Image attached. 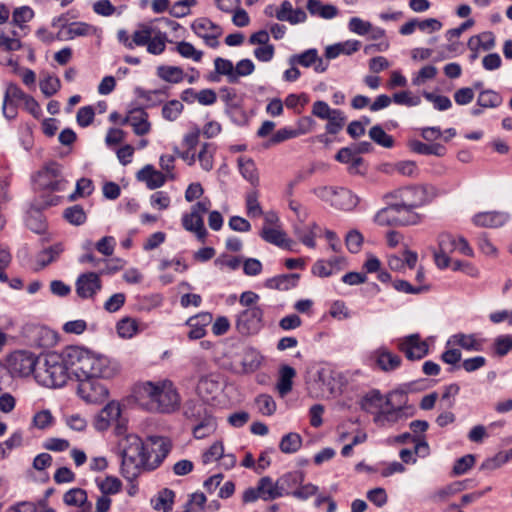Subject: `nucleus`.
I'll return each mask as SVG.
<instances>
[{
    "mask_svg": "<svg viewBox=\"0 0 512 512\" xmlns=\"http://www.w3.org/2000/svg\"><path fill=\"white\" fill-rule=\"evenodd\" d=\"M118 335L123 339H130L139 331L138 322L131 317L122 318L116 325Z\"/></svg>",
    "mask_w": 512,
    "mask_h": 512,
    "instance_id": "nucleus-42",
    "label": "nucleus"
},
{
    "mask_svg": "<svg viewBox=\"0 0 512 512\" xmlns=\"http://www.w3.org/2000/svg\"><path fill=\"white\" fill-rule=\"evenodd\" d=\"M360 406L362 410L376 415L385 407V400L378 390H372L363 396Z\"/></svg>",
    "mask_w": 512,
    "mask_h": 512,
    "instance_id": "nucleus-34",
    "label": "nucleus"
},
{
    "mask_svg": "<svg viewBox=\"0 0 512 512\" xmlns=\"http://www.w3.org/2000/svg\"><path fill=\"white\" fill-rule=\"evenodd\" d=\"M121 124L131 125L134 133L138 136L146 135L151 129L148 114L142 108L129 111L128 115L121 120Z\"/></svg>",
    "mask_w": 512,
    "mask_h": 512,
    "instance_id": "nucleus-19",
    "label": "nucleus"
},
{
    "mask_svg": "<svg viewBox=\"0 0 512 512\" xmlns=\"http://www.w3.org/2000/svg\"><path fill=\"white\" fill-rule=\"evenodd\" d=\"M437 189L431 184H417L398 188L387 193V198L402 203L405 207L420 208L437 197Z\"/></svg>",
    "mask_w": 512,
    "mask_h": 512,
    "instance_id": "nucleus-6",
    "label": "nucleus"
},
{
    "mask_svg": "<svg viewBox=\"0 0 512 512\" xmlns=\"http://www.w3.org/2000/svg\"><path fill=\"white\" fill-rule=\"evenodd\" d=\"M509 214L502 211L479 212L472 218L473 223L478 227L498 228L506 224Z\"/></svg>",
    "mask_w": 512,
    "mask_h": 512,
    "instance_id": "nucleus-20",
    "label": "nucleus"
},
{
    "mask_svg": "<svg viewBox=\"0 0 512 512\" xmlns=\"http://www.w3.org/2000/svg\"><path fill=\"white\" fill-rule=\"evenodd\" d=\"M494 44L495 41L492 33H483L478 36H473L468 41V46L470 49L481 47L484 50H490L493 48Z\"/></svg>",
    "mask_w": 512,
    "mask_h": 512,
    "instance_id": "nucleus-57",
    "label": "nucleus"
},
{
    "mask_svg": "<svg viewBox=\"0 0 512 512\" xmlns=\"http://www.w3.org/2000/svg\"><path fill=\"white\" fill-rule=\"evenodd\" d=\"M94 32L93 26L85 22H73L66 26L65 33L67 39H73L79 36H87Z\"/></svg>",
    "mask_w": 512,
    "mask_h": 512,
    "instance_id": "nucleus-50",
    "label": "nucleus"
},
{
    "mask_svg": "<svg viewBox=\"0 0 512 512\" xmlns=\"http://www.w3.org/2000/svg\"><path fill=\"white\" fill-rule=\"evenodd\" d=\"M176 51L184 58L199 62L202 59V51L197 50L191 43L181 41L176 46Z\"/></svg>",
    "mask_w": 512,
    "mask_h": 512,
    "instance_id": "nucleus-58",
    "label": "nucleus"
},
{
    "mask_svg": "<svg viewBox=\"0 0 512 512\" xmlns=\"http://www.w3.org/2000/svg\"><path fill=\"white\" fill-rule=\"evenodd\" d=\"M212 145L209 143H204L201 147V150L198 154V160L201 164V167L205 171H210L213 168V153H212Z\"/></svg>",
    "mask_w": 512,
    "mask_h": 512,
    "instance_id": "nucleus-63",
    "label": "nucleus"
},
{
    "mask_svg": "<svg viewBox=\"0 0 512 512\" xmlns=\"http://www.w3.org/2000/svg\"><path fill=\"white\" fill-rule=\"evenodd\" d=\"M121 415V408L119 403L112 401L109 402L98 414L95 421V427L97 430H106L111 423L119 422Z\"/></svg>",
    "mask_w": 512,
    "mask_h": 512,
    "instance_id": "nucleus-22",
    "label": "nucleus"
},
{
    "mask_svg": "<svg viewBox=\"0 0 512 512\" xmlns=\"http://www.w3.org/2000/svg\"><path fill=\"white\" fill-rule=\"evenodd\" d=\"M63 217L67 222L74 226H80L86 222L87 216L80 205L68 207L63 212Z\"/></svg>",
    "mask_w": 512,
    "mask_h": 512,
    "instance_id": "nucleus-49",
    "label": "nucleus"
},
{
    "mask_svg": "<svg viewBox=\"0 0 512 512\" xmlns=\"http://www.w3.org/2000/svg\"><path fill=\"white\" fill-rule=\"evenodd\" d=\"M191 28L208 46L213 48L218 46V38L222 35V29L210 19L205 17L198 18L194 20Z\"/></svg>",
    "mask_w": 512,
    "mask_h": 512,
    "instance_id": "nucleus-16",
    "label": "nucleus"
},
{
    "mask_svg": "<svg viewBox=\"0 0 512 512\" xmlns=\"http://www.w3.org/2000/svg\"><path fill=\"white\" fill-rule=\"evenodd\" d=\"M39 358L32 352L19 350L13 352L8 358V366L13 376L26 377L35 374Z\"/></svg>",
    "mask_w": 512,
    "mask_h": 512,
    "instance_id": "nucleus-12",
    "label": "nucleus"
},
{
    "mask_svg": "<svg viewBox=\"0 0 512 512\" xmlns=\"http://www.w3.org/2000/svg\"><path fill=\"white\" fill-rule=\"evenodd\" d=\"M183 104L178 100L167 102L162 108V116L168 121L176 120L183 111Z\"/></svg>",
    "mask_w": 512,
    "mask_h": 512,
    "instance_id": "nucleus-60",
    "label": "nucleus"
},
{
    "mask_svg": "<svg viewBox=\"0 0 512 512\" xmlns=\"http://www.w3.org/2000/svg\"><path fill=\"white\" fill-rule=\"evenodd\" d=\"M136 177L139 181L144 182L150 190L162 187L168 178L164 173L156 170L150 164L145 165L139 170Z\"/></svg>",
    "mask_w": 512,
    "mask_h": 512,
    "instance_id": "nucleus-21",
    "label": "nucleus"
},
{
    "mask_svg": "<svg viewBox=\"0 0 512 512\" xmlns=\"http://www.w3.org/2000/svg\"><path fill=\"white\" fill-rule=\"evenodd\" d=\"M258 488L261 493V499L264 501H271L281 497L277 481L273 482L269 476H264L259 479Z\"/></svg>",
    "mask_w": 512,
    "mask_h": 512,
    "instance_id": "nucleus-36",
    "label": "nucleus"
},
{
    "mask_svg": "<svg viewBox=\"0 0 512 512\" xmlns=\"http://www.w3.org/2000/svg\"><path fill=\"white\" fill-rule=\"evenodd\" d=\"M121 449L122 475L128 479H135L143 468L145 443L135 434H128L119 441Z\"/></svg>",
    "mask_w": 512,
    "mask_h": 512,
    "instance_id": "nucleus-5",
    "label": "nucleus"
},
{
    "mask_svg": "<svg viewBox=\"0 0 512 512\" xmlns=\"http://www.w3.org/2000/svg\"><path fill=\"white\" fill-rule=\"evenodd\" d=\"M34 16V11L29 6H22L16 8L12 15V21L17 26H22L24 23L30 21Z\"/></svg>",
    "mask_w": 512,
    "mask_h": 512,
    "instance_id": "nucleus-62",
    "label": "nucleus"
},
{
    "mask_svg": "<svg viewBox=\"0 0 512 512\" xmlns=\"http://www.w3.org/2000/svg\"><path fill=\"white\" fill-rule=\"evenodd\" d=\"M69 378L65 351L62 353L51 352L39 357L38 366L35 369V380L40 385L58 388L64 386Z\"/></svg>",
    "mask_w": 512,
    "mask_h": 512,
    "instance_id": "nucleus-3",
    "label": "nucleus"
},
{
    "mask_svg": "<svg viewBox=\"0 0 512 512\" xmlns=\"http://www.w3.org/2000/svg\"><path fill=\"white\" fill-rule=\"evenodd\" d=\"M349 30L358 35H366L372 30V24L359 17H352L348 23Z\"/></svg>",
    "mask_w": 512,
    "mask_h": 512,
    "instance_id": "nucleus-64",
    "label": "nucleus"
},
{
    "mask_svg": "<svg viewBox=\"0 0 512 512\" xmlns=\"http://www.w3.org/2000/svg\"><path fill=\"white\" fill-rule=\"evenodd\" d=\"M306 8L312 16H318L322 19H333L338 14V8L332 4H324L320 0H308Z\"/></svg>",
    "mask_w": 512,
    "mask_h": 512,
    "instance_id": "nucleus-31",
    "label": "nucleus"
},
{
    "mask_svg": "<svg viewBox=\"0 0 512 512\" xmlns=\"http://www.w3.org/2000/svg\"><path fill=\"white\" fill-rule=\"evenodd\" d=\"M175 493L170 489H163L159 492L153 507L155 510H162L163 512H171L174 503Z\"/></svg>",
    "mask_w": 512,
    "mask_h": 512,
    "instance_id": "nucleus-48",
    "label": "nucleus"
},
{
    "mask_svg": "<svg viewBox=\"0 0 512 512\" xmlns=\"http://www.w3.org/2000/svg\"><path fill=\"white\" fill-rule=\"evenodd\" d=\"M312 192L331 207L344 211L353 210L359 202V198L344 187L319 186L314 188Z\"/></svg>",
    "mask_w": 512,
    "mask_h": 512,
    "instance_id": "nucleus-7",
    "label": "nucleus"
},
{
    "mask_svg": "<svg viewBox=\"0 0 512 512\" xmlns=\"http://www.w3.org/2000/svg\"><path fill=\"white\" fill-rule=\"evenodd\" d=\"M290 63L292 65L299 64L305 68L313 66L314 71L317 73H324L329 66L328 61H325L322 57H320L317 49L315 48H311L300 54L293 55L290 58Z\"/></svg>",
    "mask_w": 512,
    "mask_h": 512,
    "instance_id": "nucleus-18",
    "label": "nucleus"
},
{
    "mask_svg": "<svg viewBox=\"0 0 512 512\" xmlns=\"http://www.w3.org/2000/svg\"><path fill=\"white\" fill-rule=\"evenodd\" d=\"M299 274H283L266 280V287L278 290H289L295 287L298 283Z\"/></svg>",
    "mask_w": 512,
    "mask_h": 512,
    "instance_id": "nucleus-35",
    "label": "nucleus"
},
{
    "mask_svg": "<svg viewBox=\"0 0 512 512\" xmlns=\"http://www.w3.org/2000/svg\"><path fill=\"white\" fill-rule=\"evenodd\" d=\"M404 392L392 391L385 397V407L374 416V423L379 427L391 426L404 418L402 403L405 402Z\"/></svg>",
    "mask_w": 512,
    "mask_h": 512,
    "instance_id": "nucleus-8",
    "label": "nucleus"
},
{
    "mask_svg": "<svg viewBox=\"0 0 512 512\" xmlns=\"http://www.w3.org/2000/svg\"><path fill=\"white\" fill-rule=\"evenodd\" d=\"M179 27V23L169 18H157L151 24L141 25L138 30L134 31V42L136 46H146L148 53L160 55L165 51L168 41L167 34L162 29L170 28L175 31Z\"/></svg>",
    "mask_w": 512,
    "mask_h": 512,
    "instance_id": "nucleus-4",
    "label": "nucleus"
},
{
    "mask_svg": "<svg viewBox=\"0 0 512 512\" xmlns=\"http://www.w3.org/2000/svg\"><path fill=\"white\" fill-rule=\"evenodd\" d=\"M63 501L69 506H82L87 502L86 491L80 488H74L64 494Z\"/></svg>",
    "mask_w": 512,
    "mask_h": 512,
    "instance_id": "nucleus-56",
    "label": "nucleus"
},
{
    "mask_svg": "<svg viewBox=\"0 0 512 512\" xmlns=\"http://www.w3.org/2000/svg\"><path fill=\"white\" fill-rule=\"evenodd\" d=\"M221 389L220 382L216 375L202 376L196 387V391L202 398H213Z\"/></svg>",
    "mask_w": 512,
    "mask_h": 512,
    "instance_id": "nucleus-29",
    "label": "nucleus"
},
{
    "mask_svg": "<svg viewBox=\"0 0 512 512\" xmlns=\"http://www.w3.org/2000/svg\"><path fill=\"white\" fill-rule=\"evenodd\" d=\"M326 131L329 134H337L339 133L346 122V117L341 110H336L330 118H327Z\"/></svg>",
    "mask_w": 512,
    "mask_h": 512,
    "instance_id": "nucleus-54",
    "label": "nucleus"
},
{
    "mask_svg": "<svg viewBox=\"0 0 512 512\" xmlns=\"http://www.w3.org/2000/svg\"><path fill=\"white\" fill-rule=\"evenodd\" d=\"M64 351L69 375L75 377L77 381L91 377L112 378L120 371L116 361L96 355L87 349L71 346Z\"/></svg>",
    "mask_w": 512,
    "mask_h": 512,
    "instance_id": "nucleus-1",
    "label": "nucleus"
},
{
    "mask_svg": "<svg viewBox=\"0 0 512 512\" xmlns=\"http://www.w3.org/2000/svg\"><path fill=\"white\" fill-rule=\"evenodd\" d=\"M238 166L241 175L249 181L253 186L259 184V175L256 165L251 158L240 157L238 159Z\"/></svg>",
    "mask_w": 512,
    "mask_h": 512,
    "instance_id": "nucleus-39",
    "label": "nucleus"
},
{
    "mask_svg": "<svg viewBox=\"0 0 512 512\" xmlns=\"http://www.w3.org/2000/svg\"><path fill=\"white\" fill-rule=\"evenodd\" d=\"M140 400H147V409L159 413H173L179 409L181 397L173 382L164 379L157 382L147 381L138 387Z\"/></svg>",
    "mask_w": 512,
    "mask_h": 512,
    "instance_id": "nucleus-2",
    "label": "nucleus"
},
{
    "mask_svg": "<svg viewBox=\"0 0 512 512\" xmlns=\"http://www.w3.org/2000/svg\"><path fill=\"white\" fill-rule=\"evenodd\" d=\"M260 236L270 244L293 250L294 242L288 239L286 233L277 227L263 226Z\"/></svg>",
    "mask_w": 512,
    "mask_h": 512,
    "instance_id": "nucleus-25",
    "label": "nucleus"
},
{
    "mask_svg": "<svg viewBox=\"0 0 512 512\" xmlns=\"http://www.w3.org/2000/svg\"><path fill=\"white\" fill-rule=\"evenodd\" d=\"M75 286L77 295L88 299L93 298L101 290L102 282L96 272H86L78 276Z\"/></svg>",
    "mask_w": 512,
    "mask_h": 512,
    "instance_id": "nucleus-17",
    "label": "nucleus"
},
{
    "mask_svg": "<svg viewBox=\"0 0 512 512\" xmlns=\"http://www.w3.org/2000/svg\"><path fill=\"white\" fill-rule=\"evenodd\" d=\"M398 349L409 360H420L428 354V344L421 340L419 334H411L397 340Z\"/></svg>",
    "mask_w": 512,
    "mask_h": 512,
    "instance_id": "nucleus-15",
    "label": "nucleus"
},
{
    "mask_svg": "<svg viewBox=\"0 0 512 512\" xmlns=\"http://www.w3.org/2000/svg\"><path fill=\"white\" fill-rule=\"evenodd\" d=\"M184 416L193 422L201 421L211 416L207 406L199 400H188L183 406Z\"/></svg>",
    "mask_w": 512,
    "mask_h": 512,
    "instance_id": "nucleus-30",
    "label": "nucleus"
},
{
    "mask_svg": "<svg viewBox=\"0 0 512 512\" xmlns=\"http://www.w3.org/2000/svg\"><path fill=\"white\" fill-rule=\"evenodd\" d=\"M453 342L468 351H481L483 347V341L477 339L474 334H463L458 333L452 336L448 344Z\"/></svg>",
    "mask_w": 512,
    "mask_h": 512,
    "instance_id": "nucleus-37",
    "label": "nucleus"
},
{
    "mask_svg": "<svg viewBox=\"0 0 512 512\" xmlns=\"http://www.w3.org/2000/svg\"><path fill=\"white\" fill-rule=\"evenodd\" d=\"M41 92L46 96L50 97L57 93L61 88V82L56 76H47L40 81Z\"/></svg>",
    "mask_w": 512,
    "mask_h": 512,
    "instance_id": "nucleus-59",
    "label": "nucleus"
},
{
    "mask_svg": "<svg viewBox=\"0 0 512 512\" xmlns=\"http://www.w3.org/2000/svg\"><path fill=\"white\" fill-rule=\"evenodd\" d=\"M264 15L276 18L290 25H298L307 21V13L300 7H294L289 0H283L279 5L270 4L264 8Z\"/></svg>",
    "mask_w": 512,
    "mask_h": 512,
    "instance_id": "nucleus-10",
    "label": "nucleus"
},
{
    "mask_svg": "<svg viewBox=\"0 0 512 512\" xmlns=\"http://www.w3.org/2000/svg\"><path fill=\"white\" fill-rule=\"evenodd\" d=\"M494 354L503 357L512 349V336L501 335L494 340Z\"/></svg>",
    "mask_w": 512,
    "mask_h": 512,
    "instance_id": "nucleus-61",
    "label": "nucleus"
},
{
    "mask_svg": "<svg viewBox=\"0 0 512 512\" xmlns=\"http://www.w3.org/2000/svg\"><path fill=\"white\" fill-rule=\"evenodd\" d=\"M409 148L413 152L421 155H435L438 157H442L446 153L445 147L441 144H425L418 140L409 141Z\"/></svg>",
    "mask_w": 512,
    "mask_h": 512,
    "instance_id": "nucleus-38",
    "label": "nucleus"
},
{
    "mask_svg": "<svg viewBox=\"0 0 512 512\" xmlns=\"http://www.w3.org/2000/svg\"><path fill=\"white\" fill-rule=\"evenodd\" d=\"M196 423L193 427V435L197 439H203L211 435L217 427L216 420L212 415Z\"/></svg>",
    "mask_w": 512,
    "mask_h": 512,
    "instance_id": "nucleus-43",
    "label": "nucleus"
},
{
    "mask_svg": "<svg viewBox=\"0 0 512 512\" xmlns=\"http://www.w3.org/2000/svg\"><path fill=\"white\" fill-rule=\"evenodd\" d=\"M369 137L375 143L385 148H391L394 145L392 136L388 135L379 125H375L369 130Z\"/></svg>",
    "mask_w": 512,
    "mask_h": 512,
    "instance_id": "nucleus-53",
    "label": "nucleus"
},
{
    "mask_svg": "<svg viewBox=\"0 0 512 512\" xmlns=\"http://www.w3.org/2000/svg\"><path fill=\"white\" fill-rule=\"evenodd\" d=\"M262 321V309L259 306L249 307L238 315L236 328L242 335H253L261 329Z\"/></svg>",
    "mask_w": 512,
    "mask_h": 512,
    "instance_id": "nucleus-14",
    "label": "nucleus"
},
{
    "mask_svg": "<svg viewBox=\"0 0 512 512\" xmlns=\"http://www.w3.org/2000/svg\"><path fill=\"white\" fill-rule=\"evenodd\" d=\"M157 75L169 83H180L184 79V71L178 66L162 65L157 68Z\"/></svg>",
    "mask_w": 512,
    "mask_h": 512,
    "instance_id": "nucleus-40",
    "label": "nucleus"
},
{
    "mask_svg": "<svg viewBox=\"0 0 512 512\" xmlns=\"http://www.w3.org/2000/svg\"><path fill=\"white\" fill-rule=\"evenodd\" d=\"M98 378L91 377L78 381V395L87 403H101L108 397V389Z\"/></svg>",
    "mask_w": 512,
    "mask_h": 512,
    "instance_id": "nucleus-13",
    "label": "nucleus"
},
{
    "mask_svg": "<svg viewBox=\"0 0 512 512\" xmlns=\"http://www.w3.org/2000/svg\"><path fill=\"white\" fill-rule=\"evenodd\" d=\"M394 201L399 226L417 225L422 221L423 216L416 212V209L405 207L402 203Z\"/></svg>",
    "mask_w": 512,
    "mask_h": 512,
    "instance_id": "nucleus-33",
    "label": "nucleus"
},
{
    "mask_svg": "<svg viewBox=\"0 0 512 512\" xmlns=\"http://www.w3.org/2000/svg\"><path fill=\"white\" fill-rule=\"evenodd\" d=\"M212 321V315L210 313H201L199 315L190 317L186 324L190 327L188 337L191 340L201 339L205 336V327Z\"/></svg>",
    "mask_w": 512,
    "mask_h": 512,
    "instance_id": "nucleus-26",
    "label": "nucleus"
},
{
    "mask_svg": "<svg viewBox=\"0 0 512 512\" xmlns=\"http://www.w3.org/2000/svg\"><path fill=\"white\" fill-rule=\"evenodd\" d=\"M62 251L63 247L61 244H55L41 251L37 256V270L42 269L48 264L52 263L60 255Z\"/></svg>",
    "mask_w": 512,
    "mask_h": 512,
    "instance_id": "nucleus-47",
    "label": "nucleus"
},
{
    "mask_svg": "<svg viewBox=\"0 0 512 512\" xmlns=\"http://www.w3.org/2000/svg\"><path fill=\"white\" fill-rule=\"evenodd\" d=\"M187 94L194 95V98L202 105H212L217 100L216 93L212 89H203L198 93H195L192 89H186L183 91L181 98L183 101L190 102L191 99L187 97Z\"/></svg>",
    "mask_w": 512,
    "mask_h": 512,
    "instance_id": "nucleus-44",
    "label": "nucleus"
},
{
    "mask_svg": "<svg viewBox=\"0 0 512 512\" xmlns=\"http://www.w3.org/2000/svg\"><path fill=\"white\" fill-rule=\"evenodd\" d=\"M143 468L154 470L160 466L171 449V443L167 438L151 436L145 443Z\"/></svg>",
    "mask_w": 512,
    "mask_h": 512,
    "instance_id": "nucleus-9",
    "label": "nucleus"
},
{
    "mask_svg": "<svg viewBox=\"0 0 512 512\" xmlns=\"http://www.w3.org/2000/svg\"><path fill=\"white\" fill-rule=\"evenodd\" d=\"M214 65L216 73L227 76L229 83H235L234 65L230 60L217 57Z\"/></svg>",
    "mask_w": 512,
    "mask_h": 512,
    "instance_id": "nucleus-55",
    "label": "nucleus"
},
{
    "mask_svg": "<svg viewBox=\"0 0 512 512\" xmlns=\"http://www.w3.org/2000/svg\"><path fill=\"white\" fill-rule=\"evenodd\" d=\"M302 444V438L298 433H288L280 441L279 448L283 453L291 454L298 451Z\"/></svg>",
    "mask_w": 512,
    "mask_h": 512,
    "instance_id": "nucleus-46",
    "label": "nucleus"
},
{
    "mask_svg": "<svg viewBox=\"0 0 512 512\" xmlns=\"http://www.w3.org/2000/svg\"><path fill=\"white\" fill-rule=\"evenodd\" d=\"M262 360H263V357L259 351H257L254 348H246L243 353V358H242L241 363H242L243 369L246 372H254L255 370H257L260 367Z\"/></svg>",
    "mask_w": 512,
    "mask_h": 512,
    "instance_id": "nucleus-41",
    "label": "nucleus"
},
{
    "mask_svg": "<svg viewBox=\"0 0 512 512\" xmlns=\"http://www.w3.org/2000/svg\"><path fill=\"white\" fill-rule=\"evenodd\" d=\"M35 182L39 188L50 191H63L66 180L62 175V167L56 162L46 164L36 175Z\"/></svg>",
    "mask_w": 512,
    "mask_h": 512,
    "instance_id": "nucleus-11",
    "label": "nucleus"
},
{
    "mask_svg": "<svg viewBox=\"0 0 512 512\" xmlns=\"http://www.w3.org/2000/svg\"><path fill=\"white\" fill-rule=\"evenodd\" d=\"M296 376V370L289 365H282L279 368L276 390L281 397H285L292 391L293 379Z\"/></svg>",
    "mask_w": 512,
    "mask_h": 512,
    "instance_id": "nucleus-28",
    "label": "nucleus"
},
{
    "mask_svg": "<svg viewBox=\"0 0 512 512\" xmlns=\"http://www.w3.org/2000/svg\"><path fill=\"white\" fill-rule=\"evenodd\" d=\"M383 200L386 206L375 214L374 222L380 226H399L394 199L387 198L386 193L383 195Z\"/></svg>",
    "mask_w": 512,
    "mask_h": 512,
    "instance_id": "nucleus-24",
    "label": "nucleus"
},
{
    "mask_svg": "<svg viewBox=\"0 0 512 512\" xmlns=\"http://www.w3.org/2000/svg\"><path fill=\"white\" fill-rule=\"evenodd\" d=\"M377 365L382 371L390 372L400 367L402 359L386 347H380L373 353Z\"/></svg>",
    "mask_w": 512,
    "mask_h": 512,
    "instance_id": "nucleus-23",
    "label": "nucleus"
},
{
    "mask_svg": "<svg viewBox=\"0 0 512 512\" xmlns=\"http://www.w3.org/2000/svg\"><path fill=\"white\" fill-rule=\"evenodd\" d=\"M303 480L304 476L299 471L288 472L279 477L276 481L281 497L286 495L294 496V491L302 484Z\"/></svg>",
    "mask_w": 512,
    "mask_h": 512,
    "instance_id": "nucleus-27",
    "label": "nucleus"
},
{
    "mask_svg": "<svg viewBox=\"0 0 512 512\" xmlns=\"http://www.w3.org/2000/svg\"><path fill=\"white\" fill-rule=\"evenodd\" d=\"M97 486L103 495L108 496L120 492L122 483L117 477L107 476L105 479L97 481Z\"/></svg>",
    "mask_w": 512,
    "mask_h": 512,
    "instance_id": "nucleus-51",
    "label": "nucleus"
},
{
    "mask_svg": "<svg viewBox=\"0 0 512 512\" xmlns=\"http://www.w3.org/2000/svg\"><path fill=\"white\" fill-rule=\"evenodd\" d=\"M182 225L185 230L195 233L200 241H205L207 231L204 227L202 216H197L195 213L184 214L182 217Z\"/></svg>",
    "mask_w": 512,
    "mask_h": 512,
    "instance_id": "nucleus-32",
    "label": "nucleus"
},
{
    "mask_svg": "<svg viewBox=\"0 0 512 512\" xmlns=\"http://www.w3.org/2000/svg\"><path fill=\"white\" fill-rule=\"evenodd\" d=\"M255 404L258 411L265 416H271L275 413L277 405L273 397L268 394H261L256 397Z\"/></svg>",
    "mask_w": 512,
    "mask_h": 512,
    "instance_id": "nucleus-52",
    "label": "nucleus"
},
{
    "mask_svg": "<svg viewBox=\"0 0 512 512\" xmlns=\"http://www.w3.org/2000/svg\"><path fill=\"white\" fill-rule=\"evenodd\" d=\"M503 99L500 94L493 90H483L477 98V105L481 108H496L500 106Z\"/></svg>",
    "mask_w": 512,
    "mask_h": 512,
    "instance_id": "nucleus-45",
    "label": "nucleus"
}]
</instances>
